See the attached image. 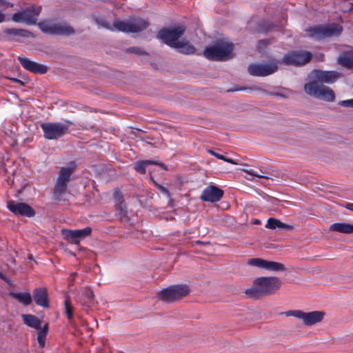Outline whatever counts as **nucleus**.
I'll return each mask as SVG.
<instances>
[{"label":"nucleus","mask_w":353,"mask_h":353,"mask_svg":"<svg viewBox=\"0 0 353 353\" xmlns=\"http://www.w3.org/2000/svg\"><path fill=\"white\" fill-rule=\"evenodd\" d=\"M282 281L276 276H261L256 278L251 288L245 294L250 299L259 300L272 296L281 289Z\"/></svg>","instance_id":"nucleus-1"},{"label":"nucleus","mask_w":353,"mask_h":353,"mask_svg":"<svg viewBox=\"0 0 353 353\" xmlns=\"http://www.w3.org/2000/svg\"><path fill=\"white\" fill-rule=\"evenodd\" d=\"M233 49L232 43L219 40L214 44L205 47L203 55L211 61H225L232 58Z\"/></svg>","instance_id":"nucleus-2"},{"label":"nucleus","mask_w":353,"mask_h":353,"mask_svg":"<svg viewBox=\"0 0 353 353\" xmlns=\"http://www.w3.org/2000/svg\"><path fill=\"white\" fill-rule=\"evenodd\" d=\"M308 77L310 81L304 85V90L308 95L326 101H334L335 94L331 88L324 85L321 81L316 80L315 78L312 77L311 73Z\"/></svg>","instance_id":"nucleus-3"},{"label":"nucleus","mask_w":353,"mask_h":353,"mask_svg":"<svg viewBox=\"0 0 353 353\" xmlns=\"http://www.w3.org/2000/svg\"><path fill=\"white\" fill-rule=\"evenodd\" d=\"M76 168L74 162L72 161L67 167L61 168L59 175L53 189L54 199L58 201L61 200L62 196L66 192L68 183L70 182L71 175Z\"/></svg>","instance_id":"nucleus-4"},{"label":"nucleus","mask_w":353,"mask_h":353,"mask_svg":"<svg viewBox=\"0 0 353 353\" xmlns=\"http://www.w3.org/2000/svg\"><path fill=\"white\" fill-rule=\"evenodd\" d=\"M190 288L186 284L173 285L157 293L158 298L165 303H172L189 295Z\"/></svg>","instance_id":"nucleus-5"},{"label":"nucleus","mask_w":353,"mask_h":353,"mask_svg":"<svg viewBox=\"0 0 353 353\" xmlns=\"http://www.w3.org/2000/svg\"><path fill=\"white\" fill-rule=\"evenodd\" d=\"M281 314H284L286 316H293L301 319L306 327H311L317 323H321L323 321L326 313L324 311L320 310L305 312L301 310H290L281 312Z\"/></svg>","instance_id":"nucleus-6"},{"label":"nucleus","mask_w":353,"mask_h":353,"mask_svg":"<svg viewBox=\"0 0 353 353\" xmlns=\"http://www.w3.org/2000/svg\"><path fill=\"white\" fill-rule=\"evenodd\" d=\"M310 37L321 40L332 37L339 36L343 31V27L336 23L317 25L306 30Z\"/></svg>","instance_id":"nucleus-7"},{"label":"nucleus","mask_w":353,"mask_h":353,"mask_svg":"<svg viewBox=\"0 0 353 353\" xmlns=\"http://www.w3.org/2000/svg\"><path fill=\"white\" fill-rule=\"evenodd\" d=\"M185 31V28L183 26L165 28L158 32L157 37L168 46L174 48L179 41V39L184 34Z\"/></svg>","instance_id":"nucleus-8"},{"label":"nucleus","mask_w":353,"mask_h":353,"mask_svg":"<svg viewBox=\"0 0 353 353\" xmlns=\"http://www.w3.org/2000/svg\"><path fill=\"white\" fill-rule=\"evenodd\" d=\"M113 26L119 31L138 32L145 30L148 26V23L141 18H133L128 21H114Z\"/></svg>","instance_id":"nucleus-9"},{"label":"nucleus","mask_w":353,"mask_h":353,"mask_svg":"<svg viewBox=\"0 0 353 353\" xmlns=\"http://www.w3.org/2000/svg\"><path fill=\"white\" fill-rule=\"evenodd\" d=\"M41 10V8L40 6H32L14 13L12 17V19L14 22H22L28 25H34L37 23V17L40 14Z\"/></svg>","instance_id":"nucleus-10"},{"label":"nucleus","mask_w":353,"mask_h":353,"mask_svg":"<svg viewBox=\"0 0 353 353\" xmlns=\"http://www.w3.org/2000/svg\"><path fill=\"white\" fill-rule=\"evenodd\" d=\"M41 128L47 139H58L66 134L69 126L61 123H43Z\"/></svg>","instance_id":"nucleus-11"},{"label":"nucleus","mask_w":353,"mask_h":353,"mask_svg":"<svg viewBox=\"0 0 353 353\" xmlns=\"http://www.w3.org/2000/svg\"><path fill=\"white\" fill-rule=\"evenodd\" d=\"M38 26L43 32L50 34L70 35L75 32L74 28L70 26H62L48 21L39 22Z\"/></svg>","instance_id":"nucleus-12"},{"label":"nucleus","mask_w":353,"mask_h":353,"mask_svg":"<svg viewBox=\"0 0 353 353\" xmlns=\"http://www.w3.org/2000/svg\"><path fill=\"white\" fill-rule=\"evenodd\" d=\"M278 61H272L268 63H252L248 68L252 76L265 77L274 73L278 70Z\"/></svg>","instance_id":"nucleus-13"},{"label":"nucleus","mask_w":353,"mask_h":353,"mask_svg":"<svg viewBox=\"0 0 353 353\" xmlns=\"http://www.w3.org/2000/svg\"><path fill=\"white\" fill-rule=\"evenodd\" d=\"M312 57V55L310 52L304 50L294 51L285 54L283 58L282 63L286 65L299 66L308 63Z\"/></svg>","instance_id":"nucleus-14"},{"label":"nucleus","mask_w":353,"mask_h":353,"mask_svg":"<svg viewBox=\"0 0 353 353\" xmlns=\"http://www.w3.org/2000/svg\"><path fill=\"white\" fill-rule=\"evenodd\" d=\"M91 232L92 228L90 227H87L82 230H71L63 229L61 230V233L64 236L65 239L74 244L79 243L81 239L90 235Z\"/></svg>","instance_id":"nucleus-15"},{"label":"nucleus","mask_w":353,"mask_h":353,"mask_svg":"<svg viewBox=\"0 0 353 353\" xmlns=\"http://www.w3.org/2000/svg\"><path fill=\"white\" fill-rule=\"evenodd\" d=\"M8 208L16 215L27 217H32L35 215L34 210L26 203L10 201L8 202Z\"/></svg>","instance_id":"nucleus-16"},{"label":"nucleus","mask_w":353,"mask_h":353,"mask_svg":"<svg viewBox=\"0 0 353 353\" xmlns=\"http://www.w3.org/2000/svg\"><path fill=\"white\" fill-rule=\"evenodd\" d=\"M311 77L319 80L323 83H333L339 77L340 73L337 71H323L321 70H314L311 72Z\"/></svg>","instance_id":"nucleus-17"},{"label":"nucleus","mask_w":353,"mask_h":353,"mask_svg":"<svg viewBox=\"0 0 353 353\" xmlns=\"http://www.w3.org/2000/svg\"><path fill=\"white\" fill-rule=\"evenodd\" d=\"M223 190L215 185H209L202 192L201 199L203 201L215 203L221 199Z\"/></svg>","instance_id":"nucleus-18"},{"label":"nucleus","mask_w":353,"mask_h":353,"mask_svg":"<svg viewBox=\"0 0 353 353\" xmlns=\"http://www.w3.org/2000/svg\"><path fill=\"white\" fill-rule=\"evenodd\" d=\"M21 65L27 70L34 74H46L48 71V66L32 61L27 58L18 57Z\"/></svg>","instance_id":"nucleus-19"},{"label":"nucleus","mask_w":353,"mask_h":353,"mask_svg":"<svg viewBox=\"0 0 353 353\" xmlns=\"http://www.w3.org/2000/svg\"><path fill=\"white\" fill-rule=\"evenodd\" d=\"M33 299L37 305L48 308L49 299L47 289L45 288H36L33 291Z\"/></svg>","instance_id":"nucleus-20"},{"label":"nucleus","mask_w":353,"mask_h":353,"mask_svg":"<svg viewBox=\"0 0 353 353\" xmlns=\"http://www.w3.org/2000/svg\"><path fill=\"white\" fill-rule=\"evenodd\" d=\"M337 62L347 69L353 68V48L343 51L338 57Z\"/></svg>","instance_id":"nucleus-21"},{"label":"nucleus","mask_w":353,"mask_h":353,"mask_svg":"<svg viewBox=\"0 0 353 353\" xmlns=\"http://www.w3.org/2000/svg\"><path fill=\"white\" fill-rule=\"evenodd\" d=\"M329 230L331 232L349 234L353 233V225L347 223H335L330 225Z\"/></svg>","instance_id":"nucleus-22"},{"label":"nucleus","mask_w":353,"mask_h":353,"mask_svg":"<svg viewBox=\"0 0 353 353\" xmlns=\"http://www.w3.org/2000/svg\"><path fill=\"white\" fill-rule=\"evenodd\" d=\"M173 48L176 49L179 52L185 54H192L196 51L194 46L184 40L179 41Z\"/></svg>","instance_id":"nucleus-23"},{"label":"nucleus","mask_w":353,"mask_h":353,"mask_svg":"<svg viewBox=\"0 0 353 353\" xmlns=\"http://www.w3.org/2000/svg\"><path fill=\"white\" fill-rule=\"evenodd\" d=\"M267 228L274 230L276 228H280V229H285L287 230H292L294 229L293 225L285 224L283 222H281L280 220L274 219V218H270L268 220L267 224L265 225Z\"/></svg>","instance_id":"nucleus-24"},{"label":"nucleus","mask_w":353,"mask_h":353,"mask_svg":"<svg viewBox=\"0 0 353 353\" xmlns=\"http://www.w3.org/2000/svg\"><path fill=\"white\" fill-rule=\"evenodd\" d=\"M21 317L24 323L28 326L35 328L36 330L41 329V321L36 316L32 314H22Z\"/></svg>","instance_id":"nucleus-25"},{"label":"nucleus","mask_w":353,"mask_h":353,"mask_svg":"<svg viewBox=\"0 0 353 353\" xmlns=\"http://www.w3.org/2000/svg\"><path fill=\"white\" fill-rule=\"evenodd\" d=\"M10 296L18 300L25 305H28L32 303V297L28 292H10Z\"/></svg>","instance_id":"nucleus-26"},{"label":"nucleus","mask_w":353,"mask_h":353,"mask_svg":"<svg viewBox=\"0 0 353 353\" xmlns=\"http://www.w3.org/2000/svg\"><path fill=\"white\" fill-rule=\"evenodd\" d=\"M264 269L274 272H283L286 270L285 265L283 263L266 260Z\"/></svg>","instance_id":"nucleus-27"},{"label":"nucleus","mask_w":353,"mask_h":353,"mask_svg":"<svg viewBox=\"0 0 353 353\" xmlns=\"http://www.w3.org/2000/svg\"><path fill=\"white\" fill-rule=\"evenodd\" d=\"M4 32L7 34L21 37H29L32 35L30 31L24 29L7 28L4 30Z\"/></svg>","instance_id":"nucleus-28"},{"label":"nucleus","mask_w":353,"mask_h":353,"mask_svg":"<svg viewBox=\"0 0 353 353\" xmlns=\"http://www.w3.org/2000/svg\"><path fill=\"white\" fill-rule=\"evenodd\" d=\"M117 210L119 212V215L121 219H125L128 221V212L126 210V205L123 201L119 202L116 203Z\"/></svg>","instance_id":"nucleus-29"},{"label":"nucleus","mask_w":353,"mask_h":353,"mask_svg":"<svg viewBox=\"0 0 353 353\" xmlns=\"http://www.w3.org/2000/svg\"><path fill=\"white\" fill-rule=\"evenodd\" d=\"M152 163H154V161L145 160L137 161L135 163L134 169L137 172L144 174L145 173V168L149 165H152Z\"/></svg>","instance_id":"nucleus-30"},{"label":"nucleus","mask_w":353,"mask_h":353,"mask_svg":"<svg viewBox=\"0 0 353 353\" xmlns=\"http://www.w3.org/2000/svg\"><path fill=\"white\" fill-rule=\"evenodd\" d=\"M272 28V24L265 21H260L258 23L257 27L253 30L254 32H268Z\"/></svg>","instance_id":"nucleus-31"},{"label":"nucleus","mask_w":353,"mask_h":353,"mask_svg":"<svg viewBox=\"0 0 353 353\" xmlns=\"http://www.w3.org/2000/svg\"><path fill=\"white\" fill-rule=\"evenodd\" d=\"M265 260L260 258L250 259L248 261V264L252 266L263 268L265 266Z\"/></svg>","instance_id":"nucleus-32"},{"label":"nucleus","mask_w":353,"mask_h":353,"mask_svg":"<svg viewBox=\"0 0 353 353\" xmlns=\"http://www.w3.org/2000/svg\"><path fill=\"white\" fill-rule=\"evenodd\" d=\"M64 305H65V313H66L67 317L68 319L70 320L72 318L73 307L70 305V298L68 296L66 297L65 302H64Z\"/></svg>","instance_id":"nucleus-33"},{"label":"nucleus","mask_w":353,"mask_h":353,"mask_svg":"<svg viewBox=\"0 0 353 353\" xmlns=\"http://www.w3.org/2000/svg\"><path fill=\"white\" fill-rule=\"evenodd\" d=\"M209 152L210 154H212L213 156L216 157L217 159H221V160H223L224 161H226L228 163H232V164H234V165H236L238 164L235 161H234L233 159H229V158H227L225 157V156L222 155V154H218L215 152H214L213 150H209Z\"/></svg>","instance_id":"nucleus-34"},{"label":"nucleus","mask_w":353,"mask_h":353,"mask_svg":"<svg viewBox=\"0 0 353 353\" xmlns=\"http://www.w3.org/2000/svg\"><path fill=\"white\" fill-rule=\"evenodd\" d=\"M128 53H134L138 55H149V54L139 47H131L126 50Z\"/></svg>","instance_id":"nucleus-35"},{"label":"nucleus","mask_w":353,"mask_h":353,"mask_svg":"<svg viewBox=\"0 0 353 353\" xmlns=\"http://www.w3.org/2000/svg\"><path fill=\"white\" fill-rule=\"evenodd\" d=\"M249 89L251 90L261 91V92H263L264 93H266V94H270V95H272V96L280 97H282V98H286V96L284 94H282V93H280V92H268V91H266L265 90H262L259 87L250 88Z\"/></svg>","instance_id":"nucleus-36"},{"label":"nucleus","mask_w":353,"mask_h":353,"mask_svg":"<svg viewBox=\"0 0 353 353\" xmlns=\"http://www.w3.org/2000/svg\"><path fill=\"white\" fill-rule=\"evenodd\" d=\"M46 335L47 334L46 333H43L41 331L39 330L37 340H38V343H39V345L42 347H44V345H45V341H46Z\"/></svg>","instance_id":"nucleus-37"},{"label":"nucleus","mask_w":353,"mask_h":353,"mask_svg":"<svg viewBox=\"0 0 353 353\" xmlns=\"http://www.w3.org/2000/svg\"><path fill=\"white\" fill-rule=\"evenodd\" d=\"M270 43L269 39H261L258 41L257 48L259 50H262L265 48Z\"/></svg>","instance_id":"nucleus-38"},{"label":"nucleus","mask_w":353,"mask_h":353,"mask_svg":"<svg viewBox=\"0 0 353 353\" xmlns=\"http://www.w3.org/2000/svg\"><path fill=\"white\" fill-rule=\"evenodd\" d=\"M114 199L115 200L116 203L124 201L123 196L121 192L119 190H115L114 192Z\"/></svg>","instance_id":"nucleus-39"},{"label":"nucleus","mask_w":353,"mask_h":353,"mask_svg":"<svg viewBox=\"0 0 353 353\" xmlns=\"http://www.w3.org/2000/svg\"><path fill=\"white\" fill-rule=\"evenodd\" d=\"M83 295L90 301H92L94 297V293L90 288L85 289Z\"/></svg>","instance_id":"nucleus-40"},{"label":"nucleus","mask_w":353,"mask_h":353,"mask_svg":"<svg viewBox=\"0 0 353 353\" xmlns=\"http://www.w3.org/2000/svg\"><path fill=\"white\" fill-rule=\"evenodd\" d=\"M95 21L97 22V24L101 26L102 27H104L105 28H110V23L103 18H97L95 19Z\"/></svg>","instance_id":"nucleus-41"},{"label":"nucleus","mask_w":353,"mask_h":353,"mask_svg":"<svg viewBox=\"0 0 353 353\" xmlns=\"http://www.w3.org/2000/svg\"><path fill=\"white\" fill-rule=\"evenodd\" d=\"M339 105L347 108H353V99L341 101L339 103Z\"/></svg>","instance_id":"nucleus-42"},{"label":"nucleus","mask_w":353,"mask_h":353,"mask_svg":"<svg viewBox=\"0 0 353 353\" xmlns=\"http://www.w3.org/2000/svg\"><path fill=\"white\" fill-rule=\"evenodd\" d=\"M243 171L247 172V173H248L249 174H250L252 176H256V177H259V178L270 179L268 176L258 174L257 173L254 172L252 170H243Z\"/></svg>","instance_id":"nucleus-43"},{"label":"nucleus","mask_w":353,"mask_h":353,"mask_svg":"<svg viewBox=\"0 0 353 353\" xmlns=\"http://www.w3.org/2000/svg\"><path fill=\"white\" fill-rule=\"evenodd\" d=\"M157 188L162 193L165 194L168 198H170V193L166 188L161 185H157Z\"/></svg>","instance_id":"nucleus-44"},{"label":"nucleus","mask_w":353,"mask_h":353,"mask_svg":"<svg viewBox=\"0 0 353 353\" xmlns=\"http://www.w3.org/2000/svg\"><path fill=\"white\" fill-rule=\"evenodd\" d=\"M152 165H159L160 167H161L165 170H168L167 166L164 163H161V162L154 161V163H152Z\"/></svg>","instance_id":"nucleus-45"},{"label":"nucleus","mask_w":353,"mask_h":353,"mask_svg":"<svg viewBox=\"0 0 353 353\" xmlns=\"http://www.w3.org/2000/svg\"><path fill=\"white\" fill-rule=\"evenodd\" d=\"M10 80L12 81V82L18 83L21 85H24V83L22 81H21L17 78H10Z\"/></svg>","instance_id":"nucleus-46"},{"label":"nucleus","mask_w":353,"mask_h":353,"mask_svg":"<svg viewBox=\"0 0 353 353\" xmlns=\"http://www.w3.org/2000/svg\"><path fill=\"white\" fill-rule=\"evenodd\" d=\"M39 330L41 331L43 333H46L47 334L48 333V324L46 323L43 327H41V329H39Z\"/></svg>","instance_id":"nucleus-47"},{"label":"nucleus","mask_w":353,"mask_h":353,"mask_svg":"<svg viewBox=\"0 0 353 353\" xmlns=\"http://www.w3.org/2000/svg\"><path fill=\"white\" fill-rule=\"evenodd\" d=\"M0 279H3V281H5L6 283H10V280L4 275L1 272H0Z\"/></svg>","instance_id":"nucleus-48"},{"label":"nucleus","mask_w":353,"mask_h":353,"mask_svg":"<svg viewBox=\"0 0 353 353\" xmlns=\"http://www.w3.org/2000/svg\"><path fill=\"white\" fill-rule=\"evenodd\" d=\"M0 279H3V281H5L6 283H10V280L4 275L1 272H0Z\"/></svg>","instance_id":"nucleus-49"},{"label":"nucleus","mask_w":353,"mask_h":353,"mask_svg":"<svg viewBox=\"0 0 353 353\" xmlns=\"http://www.w3.org/2000/svg\"><path fill=\"white\" fill-rule=\"evenodd\" d=\"M196 244H198V245H209L210 243L209 241H196L195 242Z\"/></svg>","instance_id":"nucleus-50"},{"label":"nucleus","mask_w":353,"mask_h":353,"mask_svg":"<svg viewBox=\"0 0 353 353\" xmlns=\"http://www.w3.org/2000/svg\"><path fill=\"white\" fill-rule=\"evenodd\" d=\"M345 208L348 210L353 211V203H347L345 205Z\"/></svg>","instance_id":"nucleus-51"},{"label":"nucleus","mask_w":353,"mask_h":353,"mask_svg":"<svg viewBox=\"0 0 353 353\" xmlns=\"http://www.w3.org/2000/svg\"><path fill=\"white\" fill-rule=\"evenodd\" d=\"M5 19V15L2 13H0V23L3 21Z\"/></svg>","instance_id":"nucleus-52"},{"label":"nucleus","mask_w":353,"mask_h":353,"mask_svg":"<svg viewBox=\"0 0 353 353\" xmlns=\"http://www.w3.org/2000/svg\"><path fill=\"white\" fill-rule=\"evenodd\" d=\"M247 88H236L235 90H228L229 92L230 91H238V90H246Z\"/></svg>","instance_id":"nucleus-53"},{"label":"nucleus","mask_w":353,"mask_h":353,"mask_svg":"<svg viewBox=\"0 0 353 353\" xmlns=\"http://www.w3.org/2000/svg\"><path fill=\"white\" fill-rule=\"evenodd\" d=\"M254 23V21L253 20L249 22V28H250V29H252V24H253Z\"/></svg>","instance_id":"nucleus-54"},{"label":"nucleus","mask_w":353,"mask_h":353,"mask_svg":"<svg viewBox=\"0 0 353 353\" xmlns=\"http://www.w3.org/2000/svg\"><path fill=\"white\" fill-rule=\"evenodd\" d=\"M28 259L29 260H33V256H32V254H29V255H28Z\"/></svg>","instance_id":"nucleus-55"},{"label":"nucleus","mask_w":353,"mask_h":353,"mask_svg":"<svg viewBox=\"0 0 353 353\" xmlns=\"http://www.w3.org/2000/svg\"><path fill=\"white\" fill-rule=\"evenodd\" d=\"M77 274L76 272H73L72 274H71V276H72V281H74V276Z\"/></svg>","instance_id":"nucleus-56"},{"label":"nucleus","mask_w":353,"mask_h":353,"mask_svg":"<svg viewBox=\"0 0 353 353\" xmlns=\"http://www.w3.org/2000/svg\"><path fill=\"white\" fill-rule=\"evenodd\" d=\"M254 224H259L260 223V221L258 220V219H256L254 221Z\"/></svg>","instance_id":"nucleus-57"},{"label":"nucleus","mask_w":353,"mask_h":353,"mask_svg":"<svg viewBox=\"0 0 353 353\" xmlns=\"http://www.w3.org/2000/svg\"><path fill=\"white\" fill-rule=\"evenodd\" d=\"M10 261L12 263H15V259L13 257L10 256Z\"/></svg>","instance_id":"nucleus-58"},{"label":"nucleus","mask_w":353,"mask_h":353,"mask_svg":"<svg viewBox=\"0 0 353 353\" xmlns=\"http://www.w3.org/2000/svg\"><path fill=\"white\" fill-rule=\"evenodd\" d=\"M5 2L3 0H0V4H4Z\"/></svg>","instance_id":"nucleus-59"}]
</instances>
